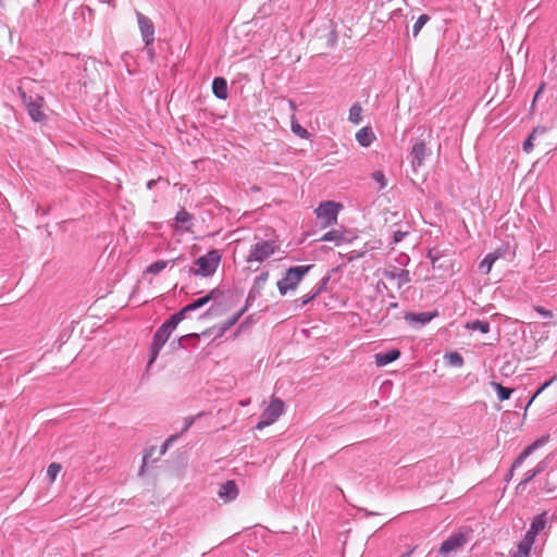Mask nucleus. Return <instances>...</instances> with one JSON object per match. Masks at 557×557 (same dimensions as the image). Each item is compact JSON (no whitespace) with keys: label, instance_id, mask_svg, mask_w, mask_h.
Segmentation results:
<instances>
[{"label":"nucleus","instance_id":"obj_1","mask_svg":"<svg viewBox=\"0 0 557 557\" xmlns=\"http://www.w3.org/2000/svg\"><path fill=\"white\" fill-rule=\"evenodd\" d=\"M181 321V317L177 313H174L157 330L150 345L147 369H149L157 360L162 347L165 345L170 335Z\"/></svg>","mask_w":557,"mask_h":557},{"label":"nucleus","instance_id":"obj_2","mask_svg":"<svg viewBox=\"0 0 557 557\" xmlns=\"http://www.w3.org/2000/svg\"><path fill=\"white\" fill-rule=\"evenodd\" d=\"M221 262V253L216 249H211L206 255L196 259L194 267L187 270L189 275L209 277L212 276Z\"/></svg>","mask_w":557,"mask_h":557},{"label":"nucleus","instance_id":"obj_3","mask_svg":"<svg viewBox=\"0 0 557 557\" xmlns=\"http://www.w3.org/2000/svg\"><path fill=\"white\" fill-rule=\"evenodd\" d=\"M312 267V264L297 265L286 270L283 278L276 284L280 294L286 295L289 290H294Z\"/></svg>","mask_w":557,"mask_h":557},{"label":"nucleus","instance_id":"obj_4","mask_svg":"<svg viewBox=\"0 0 557 557\" xmlns=\"http://www.w3.org/2000/svg\"><path fill=\"white\" fill-rule=\"evenodd\" d=\"M285 405L280 398H272L269 406L263 410L256 429L262 430L273 424L284 412Z\"/></svg>","mask_w":557,"mask_h":557},{"label":"nucleus","instance_id":"obj_5","mask_svg":"<svg viewBox=\"0 0 557 557\" xmlns=\"http://www.w3.org/2000/svg\"><path fill=\"white\" fill-rule=\"evenodd\" d=\"M280 246L274 240H259L251 246L247 262H263L275 253Z\"/></svg>","mask_w":557,"mask_h":557},{"label":"nucleus","instance_id":"obj_6","mask_svg":"<svg viewBox=\"0 0 557 557\" xmlns=\"http://www.w3.org/2000/svg\"><path fill=\"white\" fill-rule=\"evenodd\" d=\"M342 206L333 202V201H325L322 202L317 209L315 213L317 216L322 220V223L324 226H330L337 221V214L339 211V208Z\"/></svg>","mask_w":557,"mask_h":557},{"label":"nucleus","instance_id":"obj_7","mask_svg":"<svg viewBox=\"0 0 557 557\" xmlns=\"http://www.w3.org/2000/svg\"><path fill=\"white\" fill-rule=\"evenodd\" d=\"M22 99L32 120L36 122L42 121L45 117L42 111L44 98L38 95L27 96L25 92H22Z\"/></svg>","mask_w":557,"mask_h":557},{"label":"nucleus","instance_id":"obj_8","mask_svg":"<svg viewBox=\"0 0 557 557\" xmlns=\"http://www.w3.org/2000/svg\"><path fill=\"white\" fill-rule=\"evenodd\" d=\"M222 295V292L219 289V288H213L212 290H210V293H208L206 296H202L198 299H196L195 301L188 304L187 306H185L184 308H182L178 312H176L181 319L183 320L185 318V315L188 313V312H191L194 310H197L199 308H202L203 306H206L207 304H209L211 300L213 299H216L218 297H220Z\"/></svg>","mask_w":557,"mask_h":557},{"label":"nucleus","instance_id":"obj_9","mask_svg":"<svg viewBox=\"0 0 557 557\" xmlns=\"http://www.w3.org/2000/svg\"><path fill=\"white\" fill-rule=\"evenodd\" d=\"M136 16L138 27L140 29V34L145 45L147 47L151 46L154 41V26L151 18H149L148 16L144 15L138 11L136 12Z\"/></svg>","mask_w":557,"mask_h":557},{"label":"nucleus","instance_id":"obj_10","mask_svg":"<svg viewBox=\"0 0 557 557\" xmlns=\"http://www.w3.org/2000/svg\"><path fill=\"white\" fill-rule=\"evenodd\" d=\"M466 543L467 537L462 533H454L442 543L438 553L443 556H448L451 553H456Z\"/></svg>","mask_w":557,"mask_h":557},{"label":"nucleus","instance_id":"obj_11","mask_svg":"<svg viewBox=\"0 0 557 557\" xmlns=\"http://www.w3.org/2000/svg\"><path fill=\"white\" fill-rule=\"evenodd\" d=\"M549 440L548 435H544L536 441H534L531 445L527 446L519 456L515 459L511 468L517 469L522 466L524 460L537 448L544 446Z\"/></svg>","mask_w":557,"mask_h":557},{"label":"nucleus","instance_id":"obj_12","mask_svg":"<svg viewBox=\"0 0 557 557\" xmlns=\"http://www.w3.org/2000/svg\"><path fill=\"white\" fill-rule=\"evenodd\" d=\"M438 315V312L435 310V311H425V312H408L405 314V320L410 324V325H425L428 324L429 322H431L435 317Z\"/></svg>","mask_w":557,"mask_h":557},{"label":"nucleus","instance_id":"obj_13","mask_svg":"<svg viewBox=\"0 0 557 557\" xmlns=\"http://www.w3.org/2000/svg\"><path fill=\"white\" fill-rule=\"evenodd\" d=\"M411 164L414 169L421 166L429 154V149L426 148L423 140H419L413 144L411 148Z\"/></svg>","mask_w":557,"mask_h":557},{"label":"nucleus","instance_id":"obj_14","mask_svg":"<svg viewBox=\"0 0 557 557\" xmlns=\"http://www.w3.org/2000/svg\"><path fill=\"white\" fill-rule=\"evenodd\" d=\"M384 276L387 280L396 281L397 286L399 288L411 282L409 271L399 268H394L392 270L385 271Z\"/></svg>","mask_w":557,"mask_h":557},{"label":"nucleus","instance_id":"obj_15","mask_svg":"<svg viewBox=\"0 0 557 557\" xmlns=\"http://www.w3.org/2000/svg\"><path fill=\"white\" fill-rule=\"evenodd\" d=\"M504 253L505 250H503L502 248H498L495 251L487 253L484 257V259L480 262L479 270L484 274H488L495 261L503 257Z\"/></svg>","mask_w":557,"mask_h":557},{"label":"nucleus","instance_id":"obj_16","mask_svg":"<svg viewBox=\"0 0 557 557\" xmlns=\"http://www.w3.org/2000/svg\"><path fill=\"white\" fill-rule=\"evenodd\" d=\"M238 495V488L234 481H226L223 483L219 490V496L224 502H231L235 499Z\"/></svg>","mask_w":557,"mask_h":557},{"label":"nucleus","instance_id":"obj_17","mask_svg":"<svg viewBox=\"0 0 557 557\" xmlns=\"http://www.w3.org/2000/svg\"><path fill=\"white\" fill-rule=\"evenodd\" d=\"M177 230L182 232H190L193 226V215L185 209H181L175 215Z\"/></svg>","mask_w":557,"mask_h":557},{"label":"nucleus","instance_id":"obj_18","mask_svg":"<svg viewBox=\"0 0 557 557\" xmlns=\"http://www.w3.org/2000/svg\"><path fill=\"white\" fill-rule=\"evenodd\" d=\"M400 357V350L399 349H391L385 352H379L375 354V364L377 367H385L391 362L396 361Z\"/></svg>","mask_w":557,"mask_h":557},{"label":"nucleus","instance_id":"obj_19","mask_svg":"<svg viewBox=\"0 0 557 557\" xmlns=\"http://www.w3.org/2000/svg\"><path fill=\"white\" fill-rule=\"evenodd\" d=\"M547 127L539 125L533 128L531 134L528 136V138L523 141L522 149L525 153H530L534 148V140L546 134Z\"/></svg>","mask_w":557,"mask_h":557},{"label":"nucleus","instance_id":"obj_20","mask_svg":"<svg viewBox=\"0 0 557 557\" xmlns=\"http://www.w3.org/2000/svg\"><path fill=\"white\" fill-rule=\"evenodd\" d=\"M546 522H547V519H546L545 511L535 516L531 522L530 529L527 531L525 534L531 535L532 537L536 539V535L542 530H544Z\"/></svg>","mask_w":557,"mask_h":557},{"label":"nucleus","instance_id":"obj_21","mask_svg":"<svg viewBox=\"0 0 557 557\" xmlns=\"http://www.w3.org/2000/svg\"><path fill=\"white\" fill-rule=\"evenodd\" d=\"M213 95L221 100H225L228 96L227 82L223 77H215L212 82Z\"/></svg>","mask_w":557,"mask_h":557},{"label":"nucleus","instance_id":"obj_22","mask_svg":"<svg viewBox=\"0 0 557 557\" xmlns=\"http://www.w3.org/2000/svg\"><path fill=\"white\" fill-rule=\"evenodd\" d=\"M375 139V135L372 129L368 126L360 128L356 133V140L362 147H369L373 140Z\"/></svg>","mask_w":557,"mask_h":557},{"label":"nucleus","instance_id":"obj_23","mask_svg":"<svg viewBox=\"0 0 557 557\" xmlns=\"http://www.w3.org/2000/svg\"><path fill=\"white\" fill-rule=\"evenodd\" d=\"M247 311V306H244L239 311L235 314L226 319L220 326V333L224 334L228 331L233 325L237 323V321L242 318V315Z\"/></svg>","mask_w":557,"mask_h":557},{"label":"nucleus","instance_id":"obj_24","mask_svg":"<svg viewBox=\"0 0 557 557\" xmlns=\"http://www.w3.org/2000/svg\"><path fill=\"white\" fill-rule=\"evenodd\" d=\"M535 542V539L531 535L524 534L523 539L520 541L518 545V555L529 557V554L532 549V546Z\"/></svg>","mask_w":557,"mask_h":557},{"label":"nucleus","instance_id":"obj_25","mask_svg":"<svg viewBox=\"0 0 557 557\" xmlns=\"http://www.w3.org/2000/svg\"><path fill=\"white\" fill-rule=\"evenodd\" d=\"M490 323L485 320H473L470 322H467L466 329L471 331H480L481 333L485 334L490 332Z\"/></svg>","mask_w":557,"mask_h":557},{"label":"nucleus","instance_id":"obj_26","mask_svg":"<svg viewBox=\"0 0 557 557\" xmlns=\"http://www.w3.org/2000/svg\"><path fill=\"white\" fill-rule=\"evenodd\" d=\"M361 113H362V108L359 103H354L351 106V108L349 109V116H348V120L358 125L361 123V120H362V116H361Z\"/></svg>","mask_w":557,"mask_h":557},{"label":"nucleus","instance_id":"obj_27","mask_svg":"<svg viewBox=\"0 0 557 557\" xmlns=\"http://www.w3.org/2000/svg\"><path fill=\"white\" fill-rule=\"evenodd\" d=\"M492 386L497 392V396H498L499 400H507V399H509L511 394H512V392H513L512 388L505 387L502 384L496 383V382H492Z\"/></svg>","mask_w":557,"mask_h":557},{"label":"nucleus","instance_id":"obj_28","mask_svg":"<svg viewBox=\"0 0 557 557\" xmlns=\"http://www.w3.org/2000/svg\"><path fill=\"white\" fill-rule=\"evenodd\" d=\"M445 359L447 363L451 367L460 368L463 366V358L457 351H451L445 355Z\"/></svg>","mask_w":557,"mask_h":557},{"label":"nucleus","instance_id":"obj_29","mask_svg":"<svg viewBox=\"0 0 557 557\" xmlns=\"http://www.w3.org/2000/svg\"><path fill=\"white\" fill-rule=\"evenodd\" d=\"M556 478H557V469L548 472L547 480L545 481L544 486H543V490L546 493H552L556 488V486H557V482H555Z\"/></svg>","mask_w":557,"mask_h":557},{"label":"nucleus","instance_id":"obj_30","mask_svg":"<svg viewBox=\"0 0 557 557\" xmlns=\"http://www.w3.org/2000/svg\"><path fill=\"white\" fill-rule=\"evenodd\" d=\"M292 131L295 135H297L298 137L300 138H308L309 137V132L304 128L297 121H296V117L295 115L293 114L292 116Z\"/></svg>","mask_w":557,"mask_h":557},{"label":"nucleus","instance_id":"obj_31","mask_svg":"<svg viewBox=\"0 0 557 557\" xmlns=\"http://www.w3.org/2000/svg\"><path fill=\"white\" fill-rule=\"evenodd\" d=\"M169 261H164V260H158L153 263H151L147 269H146V273H149V274H159L161 271H163L166 265H168Z\"/></svg>","mask_w":557,"mask_h":557},{"label":"nucleus","instance_id":"obj_32","mask_svg":"<svg viewBox=\"0 0 557 557\" xmlns=\"http://www.w3.org/2000/svg\"><path fill=\"white\" fill-rule=\"evenodd\" d=\"M430 21V16L428 14H422L418 17L412 27V35L417 37L422 29V27Z\"/></svg>","mask_w":557,"mask_h":557},{"label":"nucleus","instance_id":"obj_33","mask_svg":"<svg viewBox=\"0 0 557 557\" xmlns=\"http://www.w3.org/2000/svg\"><path fill=\"white\" fill-rule=\"evenodd\" d=\"M342 239H343L342 233L336 230H332V231L325 233L321 238L322 242H335L336 244H338Z\"/></svg>","mask_w":557,"mask_h":557},{"label":"nucleus","instance_id":"obj_34","mask_svg":"<svg viewBox=\"0 0 557 557\" xmlns=\"http://www.w3.org/2000/svg\"><path fill=\"white\" fill-rule=\"evenodd\" d=\"M317 297V293H309L306 296L295 300V307L298 309L304 308L310 301H312Z\"/></svg>","mask_w":557,"mask_h":557},{"label":"nucleus","instance_id":"obj_35","mask_svg":"<svg viewBox=\"0 0 557 557\" xmlns=\"http://www.w3.org/2000/svg\"><path fill=\"white\" fill-rule=\"evenodd\" d=\"M60 471H61V466L59 463L53 462L48 466L47 475L49 476V479L51 481H54Z\"/></svg>","mask_w":557,"mask_h":557},{"label":"nucleus","instance_id":"obj_36","mask_svg":"<svg viewBox=\"0 0 557 557\" xmlns=\"http://www.w3.org/2000/svg\"><path fill=\"white\" fill-rule=\"evenodd\" d=\"M372 180L380 184V189L385 188L387 182L385 175L381 171H375L372 173Z\"/></svg>","mask_w":557,"mask_h":557},{"label":"nucleus","instance_id":"obj_37","mask_svg":"<svg viewBox=\"0 0 557 557\" xmlns=\"http://www.w3.org/2000/svg\"><path fill=\"white\" fill-rule=\"evenodd\" d=\"M557 379V375L553 376L549 381L544 382L536 391V393L533 395V397L529 400L528 406L533 401V399L540 395L544 389H546L555 380Z\"/></svg>","mask_w":557,"mask_h":557},{"label":"nucleus","instance_id":"obj_38","mask_svg":"<svg viewBox=\"0 0 557 557\" xmlns=\"http://www.w3.org/2000/svg\"><path fill=\"white\" fill-rule=\"evenodd\" d=\"M537 474L535 473L534 469L532 470H529L525 475H524V479L523 481H521L518 485V487H521V486H525L530 481H532Z\"/></svg>","mask_w":557,"mask_h":557},{"label":"nucleus","instance_id":"obj_39","mask_svg":"<svg viewBox=\"0 0 557 557\" xmlns=\"http://www.w3.org/2000/svg\"><path fill=\"white\" fill-rule=\"evenodd\" d=\"M153 448L146 450L143 457V465L139 470V475H143L147 466L148 459L152 456Z\"/></svg>","mask_w":557,"mask_h":557},{"label":"nucleus","instance_id":"obj_40","mask_svg":"<svg viewBox=\"0 0 557 557\" xmlns=\"http://www.w3.org/2000/svg\"><path fill=\"white\" fill-rule=\"evenodd\" d=\"M408 235L407 231H395L393 233V244L400 243Z\"/></svg>","mask_w":557,"mask_h":557},{"label":"nucleus","instance_id":"obj_41","mask_svg":"<svg viewBox=\"0 0 557 557\" xmlns=\"http://www.w3.org/2000/svg\"><path fill=\"white\" fill-rule=\"evenodd\" d=\"M548 466V457L541 460L536 467L534 468L535 473L539 475L540 473L544 472Z\"/></svg>","mask_w":557,"mask_h":557},{"label":"nucleus","instance_id":"obj_42","mask_svg":"<svg viewBox=\"0 0 557 557\" xmlns=\"http://www.w3.org/2000/svg\"><path fill=\"white\" fill-rule=\"evenodd\" d=\"M329 276H325L323 277L320 283H319V286L312 290V293H317V296L320 295L324 288L326 287V284L329 283Z\"/></svg>","mask_w":557,"mask_h":557},{"label":"nucleus","instance_id":"obj_43","mask_svg":"<svg viewBox=\"0 0 557 557\" xmlns=\"http://www.w3.org/2000/svg\"><path fill=\"white\" fill-rule=\"evenodd\" d=\"M196 420V417H187L185 418V421H184V426L181 431V434L187 432L189 430V428L194 424Z\"/></svg>","mask_w":557,"mask_h":557},{"label":"nucleus","instance_id":"obj_44","mask_svg":"<svg viewBox=\"0 0 557 557\" xmlns=\"http://www.w3.org/2000/svg\"><path fill=\"white\" fill-rule=\"evenodd\" d=\"M269 277V272H262L259 276L256 277V284L261 285L267 282Z\"/></svg>","mask_w":557,"mask_h":557},{"label":"nucleus","instance_id":"obj_45","mask_svg":"<svg viewBox=\"0 0 557 557\" xmlns=\"http://www.w3.org/2000/svg\"><path fill=\"white\" fill-rule=\"evenodd\" d=\"M536 311H537L540 314H542L543 317H545V318H549V317H552V312H550L549 310H546V309H545V308H543V307H539V308H536Z\"/></svg>","mask_w":557,"mask_h":557},{"label":"nucleus","instance_id":"obj_46","mask_svg":"<svg viewBox=\"0 0 557 557\" xmlns=\"http://www.w3.org/2000/svg\"><path fill=\"white\" fill-rule=\"evenodd\" d=\"M172 446V444L169 442V440L166 438L165 442L162 444L161 446V449H160V454L161 455H164L165 451Z\"/></svg>","mask_w":557,"mask_h":557},{"label":"nucleus","instance_id":"obj_47","mask_svg":"<svg viewBox=\"0 0 557 557\" xmlns=\"http://www.w3.org/2000/svg\"><path fill=\"white\" fill-rule=\"evenodd\" d=\"M181 435H182L181 433L173 434V435H171L170 437H168V440H169V442L173 445V444L178 440V437H180Z\"/></svg>","mask_w":557,"mask_h":557},{"label":"nucleus","instance_id":"obj_48","mask_svg":"<svg viewBox=\"0 0 557 557\" xmlns=\"http://www.w3.org/2000/svg\"><path fill=\"white\" fill-rule=\"evenodd\" d=\"M158 182H159V180H150V181H148L147 182V188L148 189H152L157 185Z\"/></svg>","mask_w":557,"mask_h":557},{"label":"nucleus","instance_id":"obj_49","mask_svg":"<svg viewBox=\"0 0 557 557\" xmlns=\"http://www.w3.org/2000/svg\"><path fill=\"white\" fill-rule=\"evenodd\" d=\"M429 258H430V260H431L433 265L438 260V257L437 256H433L432 251H429Z\"/></svg>","mask_w":557,"mask_h":557},{"label":"nucleus","instance_id":"obj_50","mask_svg":"<svg viewBox=\"0 0 557 557\" xmlns=\"http://www.w3.org/2000/svg\"><path fill=\"white\" fill-rule=\"evenodd\" d=\"M289 108L293 112L296 111V103L293 100H289Z\"/></svg>","mask_w":557,"mask_h":557},{"label":"nucleus","instance_id":"obj_51","mask_svg":"<svg viewBox=\"0 0 557 557\" xmlns=\"http://www.w3.org/2000/svg\"><path fill=\"white\" fill-rule=\"evenodd\" d=\"M513 470H515V469H512V468L509 470L508 474L506 475V480H510V479L512 478V475H513Z\"/></svg>","mask_w":557,"mask_h":557},{"label":"nucleus","instance_id":"obj_52","mask_svg":"<svg viewBox=\"0 0 557 557\" xmlns=\"http://www.w3.org/2000/svg\"><path fill=\"white\" fill-rule=\"evenodd\" d=\"M251 299H252V298H251V296L249 295V296L247 297L246 305H245V306H247V308H248V307H249V305L251 304Z\"/></svg>","mask_w":557,"mask_h":557},{"label":"nucleus","instance_id":"obj_53","mask_svg":"<svg viewBox=\"0 0 557 557\" xmlns=\"http://www.w3.org/2000/svg\"><path fill=\"white\" fill-rule=\"evenodd\" d=\"M540 94H541V89H539V90L536 91V94H535V96H534V100H533V101H535V100L537 99V97H539V95H540Z\"/></svg>","mask_w":557,"mask_h":557},{"label":"nucleus","instance_id":"obj_54","mask_svg":"<svg viewBox=\"0 0 557 557\" xmlns=\"http://www.w3.org/2000/svg\"><path fill=\"white\" fill-rule=\"evenodd\" d=\"M249 401H242L243 406H246Z\"/></svg>","mask_w":557,"mask_h":557}]
</instances>
